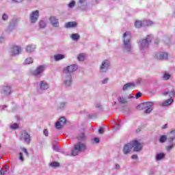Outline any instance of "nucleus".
<instances>
[{
  "label": "nucleus",
  "instance_id": "obj_60",
  "mask_svg": "<svg viewBox=\"0 0 175 175\" xmlns=\"http://www.w3.org/2000/svg\"><path fill=\"white\" fill-rule=\"evenodd\" d=\"M98 133H100L101 135L103 134V128H100L98 129Z\"/></svg>",
  "mask_w": 175,
  "mask_h": 175
},
{
  "label": "nucleus",
  "instance_id": "obj_59",
  "mask_svg": "<svg viewBox=\"0 0 175 175\" xmlns=\"http://www.w3.org/2000/svg\"><path fill=\"white\" fill-rule=\"evenodd\" d=\"M12 1L15 3H20V2H23V0H12Z\"/></svg>",
  "mask_w": 175,
  "mask_h": 175
},
{
  "label": "nucleus",
  "instance_id": "obj_14",
  "mask_svg": "<svg viewBox=\"0 0 175 175\" xmlns=\"http://www.w3.org/2000/svg\"><path fill=\"white\" fill-rule=\"evenodd\" d=\"M49 21L51 25L55 28H58V27H59V19H58L57 16H51L49 18Z\"/></svg>",
  "mask_w": 175,
  "mask_h": 175
},
{
  "label": "nucleus",
  "instance_id": "obj_56",
  "mask_svg": "<svg viewBox=\"0 0 175 175\" xmlns=\"http://www.w3.org/2000/svg\"><path fill=\"white\" fill-rule=\"evenodd\" d=\"M94 142H95L96 144L99 143V142H100V139L98 137H95L94 139Z\"/></svg>",
  "mask_w": 175,
  "mask_h": 175
},
{
  "label": "nucleus",
  "instance_id": "obj_27",
  "mask_svg": "<svg viewBox=\"0 0 175 175\" xmlns=\"http://www.w3.org/2000/svg\"><path fill=\"white\" fill-rule=\"evenodd\" d=\"M8 170H9V165L8 164H4L3 167L0 170V174H6V173H8Z\"/></svg>",
  "mask_w": 175,
  "mask_h": 175
},
{
  "label": "nucleus",
  "instance_id": "obj_16",
  "mask_svg": "<svg viewBox=\"0 0 175 175\" xmlns=\"http://www.w3.org/2000/svg\"><path fill=\"white\" fill-rule=\"evenodd\" d=\"M147 106H154V102H145L139 104L137 107V110H144Z\"/></svg>",
  "mask_w": 175,
  "mask_h": 175
},
{
  "label": "nucleus",
  "instance_id": "obj_41",
  "mask_svg": "<svg viewBox=\"0 0 175 175\" xmlns=\"http://www.w3.org/2000/svg\"><path fill=\"white\" fill-rule=\"evenodd\" d=\"M55 128H56L57 129H62V127L64 126L63 124H62L59 122V120L55 123Z\"/></svg>",
  "mask_w": 175,
  "mask_h": 175
},
{
  "label": "nucleus",
  "instance_id": "obj_32",
  "mask_svg": "<svg viewBox=\"0 0 175 175\" xmlns=\"http://www.w3.org/2000/svg\"><path fill=\"white\" fill-rule=\"evenodd\" d=\"M135 27V28H142V27H143V21H136Z\"/></svg>",
  "mask_w": 175,
  "mask_h": 175
},
{
  "label": "nucleus",
  "instance_id": "obj_36",
  "mask_svg": "<svg viewBox=\"0 0 175 175\" xmlns=\"http://www.w3.org/2000/svg\"><path fill=\"white\" fill-rule=\"evenodd\" d=\"M166 140H167V137H166V135L160 136V138H159L160 143H165Z\"/></svg>",
  "mask_w": 175,
  "mask_h": 175
},
{
  "label": "nucleus",
  "instance_id": "obj_11",
  "mask_svg": "<svg viewBox=\"0 0 175 175\" xmlns=\"http://www.w3.org/2000/svg\"><path fill=\"white\" fill-rule=\"evenodd\" d=\"M20 139L23 140L24 143L26 144H29V143H31V135H29L28 133L24 131L21 133Z\"/></svg>",
  "mask_w": 175,
  "mask_h": 175
},
{
  "label": "nucleus",
  "instance_id": "obj_25",
  "mask_svg": "<svg viewBox=\"0 0 175 175\" xmlns=\"http://www.w3.org/2000/svg\"><path fill=\"white\" fill-rule=\"evenodd\" d=\"M36 50V45L35 44H28L26 47L27 53H33Z\"/></svg>",
  "mask_w": 175,
  "mask_h": 175
},
{
  "label": "nucleus",
  "instance_id": "obj_33",
  "mask_svg": "<svg viewBox=\"0 0 175 175\" xmlns=\"http://www.w3.org/2000/svg\"><path fill=\"white\" fill-rule=\"evenodd\" d=\"M151 107H152V105H149V106L148 105L145 108L144 113H146V114H150V113H151V111H152V109Z\"/></svg>",
  "mask_w": 175,
  "mask_h": 175
},
{
  "label": "nucleus",
  "instance_id": "obj_18",
  "mask_svg": "<svg viewBox=\"0 0 175 175\" xmlns=\"http://www.w3.org/2000/svg\"><path fill=\"white\" fill-rule=\"evenodd\" d=\"M1 92L4 95H10V94H12V87L10 85H4L1 88Z\"/></svg>",
  "mask_w": 175,
  "mask_h": 175
},
{
  "label": "nucleus",
  "instance_id": "obj_64",
  "mask_svg": "<svg viewBox=\"0 0 175 175\" xmlns=\"http://www.w3.org/2000/svg\"><path fill=\"white\" fill-rule=\"evenodd\" d=\"M154 43H155L156 44H158V43H159V40H156L154 41Z\"/></svg>",
  "mask_w": 175,
  "mask_h": 175
},
{
  "label": "nucleus",
  "instance_id": "obj_34",
  "mask_svg": "<svg viewBox=\"0 0 175 175\" xmlns=\"http://www.w3.org/2000/svg\"><path fill=\"white\" fill-rule=\"evenodd\" d=\"M170 77H172V75L170 74H169L168 72H165L163 75V79L164 80H169V79H170Z\"/></svg>",
  "mask_w": 175,
  "mask_h": 175
},
{
  "label": "nucleus",
  "instance_id": "obj_63",
  "mask_svg": "<svg viewBox=\"0 0 175 175\" xmlns=\"http://www.w3.org/2000/svg\"><path fill=\"white\" fill-rule=\"evenodd\" d=\"M166 128H167V124H164L162 127L163 129H166Z\"/></svg>",
  "mask_w": 175,
  "mask_h": 175
},
{
  "label": "nucleus",
  "instance_id": "obj_45",
  "mask_svg": "<svg viewBox=\"0 0 175 175\" xmlns=\"http://www.w3.org/2000/svg\"><path fill=\"white\" fill-rule=\"evenodd\" d=\"M65 106H66V103L62 102L59 105V109H65Z\"/></svg>",
  "mask_w": 175,
  "mask_h": 175
},
{
  "label": "nucleus",
  "instance_id": "obj_37",
  "mask_svg": "<svg viewBox=\"0 0 175 175\" xmlns=\"http://www.w3.org/2000/svg\"><path fill=\"white\" fill-rule=\"evenodd\" d=\"M85 58V55H84V53H81L77 57L78 61H84Z\"/></svg>",
  "mask_w": 175,
  "mask_h": 175
},
{
  "label": "nucleus",
  "instance_id": "obj_50",
  "mask_svg": "<svg viewBox=\"0 0 175 175\" xmlns=\"http://www.w3.org/2000/svg\"><path fill=\"white\" fill-rule=\"evenodd\" d=\"M19 155V160L21 161V162H24V157H23V153L22 152H19L18 153Z\"/></svg>",
  "mask_w": 175,
  "mask_h": 175
},
{
  "label": "nucleus",
  "instance_id": "obj_44",
  "mask_svg": "<svg viewBox=\"0 0 175 175\" xmlns=\"http://www.w3.org/2000/svg\"><path fill=\"white\" fill-rule=\"evenodd\" d=\"M114 127H113V129L116 131H118V129H120V123L119 122H114Z\"/></svg>",
  "mask_w": 175,
  "mask_h": 175
},
{
  "label": "nucleus",
  "instance_id": "obj_26",
  "mask_svg": "<svg viewBox=\"0 0 175 175\" xmlns=\"http://www.w3.org/2000/svg\"><path fill=\"white\" fill-rule=\"evenodd\" d=\"M173 102H174V100L173 98H168L162 103L161 106H163V107H166V106H170V105H172Z\"/></svg>",
  "mask_w": 175,
  "mask_h": 175
},
{
  "label": "nucleus",
  "instance_id": "obj_12",
  "mask_svg": "<svg viewBox=\"0 0 175 175\" xmlns=\"http://www.w3.org/2000/svg\"><path fill=\"white\" fill-rule=\"evenodd\" d=\"M78 8L81 9V10H88V3H87V0H79L78 1Z\"/></svg>",
  "mask_w": 175,
  "mask_h": 175
},
{
  "label": "nucleus",
  "instance_id": "obj_51",
  "mask_svg": "<svg viewBox=\"0 0 175 175\" xmlns=\"http://www.w3.org/2000/svg\"><path fill=\"white\" fill-rule=\"evenodd\" d=\"M142 92H138L136 94H135V98L136 99H139V98L142 97Z\"/></svg>",
  "mask_w": 175,
  "mask_h": 175
},
{
  "label": "nucleus",
  "instance_id": "obj_21",
  "mask_svg": "<svg viewBox=\"0 0 175 175\" xmlns=\"http://www.w3.org/2000/svg\"><path fill=\"white\" fill-rule=\"evenodd\" d=\"M76 27H77V23L75 21L68 22L64 25V28H66L67 29L70 28H76Z\"/></svg>",
  "mask_w": 175,
  "mask_h": 175
},
{
  "label": "nucleus",
  "instance_id": "obj_15",
  "mask_svg": "<svg viewBox=\"0 0 175 175\" xmlns=\"http://www.w3.org/2000/svg\"><path fill=\"white\" fill-rule=\"evenodd\" d=\"M21 46H14L11 48V54L12 55H18V54H21Z\"/></svg>",
  "mask_w": 175,
  "mask_h": 175
},
{
  "label": "nucleus",
  "instance_id": "obj_54",
  "mask_svg": "<svg viewBox=\"0 0 175 175\" xmlns=\"http://www.w3.org/2000/svg\"><path fill=\"white\" fill-rule=\"evenodd\" d=\"M115 168L116 170H120L121 169V166H120V164H116Z\"/></svg>",
  "mask_w": 175,
  "mask_h": 175
},
{
  "label": "nucleus",
  "instance_id": "obj_48",
  "mask_svg": "<svg viewBox=\"0 0 175 175\" xmlns=\"http://www.w3.org/2000/svg\"><path fill=\"white\" fill-rule=\"evenodd\" d=\"M96 109H98V110H102V105L99 103H96Z\"/></svg>",
  "mask_w": 175,
  "mask_h": 175
},
{
  "label": "nucleus",
  "instance_id": "obj_23",
  "mask_svg": "<svg viewBox=\"0 0 175 175\" xmlns=\"http://www.w3.org/2000/svg\"><path fill=\"white\" fill-rule=\"evenodd\" d=\"M163 95L164 96H167V95H169L170 99H173V98L175 97L174 89H172L170 92L167 91V92H163Z\"/></svg>",
  "mask_w": 175,
  "mask_h": 175
},
{
  "label": "nucleus",
  "instance_id": "obj_29",
  "mask_svg": "<svg viewBox=\"0 0 175 175\" xmlns=\"http://www.w3.org/2000/svg\"><path fill=\"white\" fill-rule=\"evenodd\" d=\"M55 61H61L65 58V55L62 54H57L54 55Z\"/></svg>",
  "mask_w": 175,
  "mask_h": 175
},
{
  "label": "nucleus",
  "instance_id": "obj_9",
  "mask_svg": "<svg viewBox=\"0 0 175 175\" xmlns=\"http://www.w3.org/2000/svg\"><path fill=\"white\" fill-rule=\"evenodd\" d=\"M18 23V20L16 18H12L9 23V25L8 27V31L9 32H12V31H14L16 29V27H17V24Z\"/></svg>",
  "mask_w": 175,
  "mask_h": 175
},
{
  "label": "nucleus",
  "instance_id": "obj_2",
  "mask_svg": "<svg viewBox=\"0 0 175 175\" xmlns=\"http://www.w3.org/2000/svg\"><path fill=\"white\" fill-rule=\"evenodd\" d=\"M142 148L143 146H142V144H140L138 140H134L124 144L122 148V151L124 155H128V154L131 153L132 149L135 152H139V151H142Z\"/></svg>",
  "mask_w": 175,
  "mask_h": 175
},
{
  "label": "nucleus",
  "instance_id": "obj_19",
  "mask_svg": "<svg viewBox=\"0 0 175 175\" xmlns=\"http://www.w3.org/2000/svg\"><path fill=\"white\" fill-rule=\"evenodd\" d=\"M118 101L120 105H126L128 103V97L124 95H119L118 96Z\"/></svg>",
  "mask_w": 175,
  "mask_h": 175
},
{
  "label": "nucleus",
  "instance_id": "obj_6",
  "mask_svg": "<svg viewBox=\"0 0 175 175\" xmlns=\"http://www.w3.org/2000/svg\"><path fill=\"white\" fill-rule=\"evenodd\" d=\"M78 68L79 67L77 66V65L75 64H71L70 66H68L67 67L64 68L63 74L72 76V73H73V72H76Z\"/></svg>",
  "mask_w": 175,
  "mask_h": 175
},
{
  "label": "nucleus",
  "instance_id": "obj_30",
  "mask_svg": "<svg viewBox=\"0 0 175 175\" xmlns=\"http://www.w3.org/2000/svg\"><path fill=\"white\" fill-rule=\"evenodd\" d=\"M70 38L75 42H77L80 39V35L79 33H72L70 36Z\"/></svg>",
  "mask_w": 175,
  "mask_h": 175
},
{
  "label": "nucleus",
  "instance_id": "obj_20",
  "mask_svg": "<svg viewBox=\"0 0 175 175\" xmlns=\"http://www.w3.org/2000/svg\"><path fill=\"white\" fill-rule=\"evenodd\" d=\"M77 139L78 142H80L81 143H85L87 142V135H85V133H81L77 137Z\"/></svg>",
  "mask_w": 175,
  "mask_h": 175
},
{
  "label": "nucleus",
  "instance_id": "obj_4",
  "mask_svg": "<svg viewBox=\"0 0 175 175\" xmlns=\"http://www.w3.org/2000/svg\"><path fill=\"white\" fill-rule=\"evenodd\" d=\"M85 150H87V144H85V142H78L74 145V147L71 150V155L76 157V155H79L80 152H84Z\"/></svg>",
  "mask_w": 175,
  "mask_h": 175
},
{
  "label": "nucleus",
  "instance_id": "obj_8",
  "mask_svg": "<svg viewBox=\"0 0 175 175\" xmlns=\"http://www.w3.org/2000/svg\"><path fill=\"white\" fill-rule=\"evenodd\" d=\"M29 20L31 24H35L39 20V10L32 11L29 14Z\"/></svg>",
  "mask_w": 175,
  "mask_h": 175
},
{
  "label": "nucleus",
  "instance_id": "obj_55",
  "mask_svg": "<svg viewBox=\"0 0 175 175\" xmlns=\"http://www.w3.org/2000/svg\"><path fill=\"white\" fill-rule=\"evenodd\" d=\"M44 135L46 137L49 136V131L47 129L44 130Z\"/></svg>",
  "mask_w": 175,
  "mask_h": 175
},
{
  "label": "nucleus",
  "instance_id": "obj_62",
  "mask_svg": "<svg viewBox=\"0 0 175 175\" xmlns=\"http://www.w3.org/2000/svg\"><path fill=\"white\" fill-rule=\"evenodd\" d=\"M53 150H55V151H57L58 150V147L55 145L53 146Z\"/></svg>",
  "mask_w": 175,
  "mask_h": 175
},
{
  "label": "nucleus",
  "instance_id": "obj_24",
  "mask_svg": "<svg viewBox=\"0 0 175 175\" xmlns=\"http://www.w3.org/2000/svg\"><path fill=\"white\" fill-rule=\"evenodd\" d=\"M174 139H175V130H173L168 134L167 142L168 143H173V140Z\"/></svg>",
  "mask_w": 175,
  "mask_h": 175
},
{
  "label": "nucleus",
  "instance_id": "obj_47",
  "mask_svg": "<svg viewBox=\"0 0 175 175\" xmlns=\"http://www.w3.org/2000/svg\"><path fill=\"white\" fill-rule=\"evenodd\" d=\"M170 144H171V145H170L167 147V151H170V150H172V148H173L174 147V144L173 143V142H172V143H170Z\"/></svg>",
  "mask_w": 175,
  "mask_h": 175
},
{
  "label": "nucleus",
  "instance_id": "obj_38",
  "mask_svg": "<svg viewBox=\"0 0 175 175\" xmlns=\"http://www.w3.org/2000/svg\"><path fill=\"white\" fill-rule=\"evenodd\" d=\"M32 62H33V59L31 57L27 58L25 60V64L26 65H29V64H32Z\"/></svg>",
  "mask_w": 175,
  "mask_h": 175
},
{
  "label": "nucleus",
  "instance_id": "obj_13",
  "mask_svg": "<svg viewBox=\"0 0 175 175\" xmlns=\"http://www.w3.org/2000/svg\"><path fill=\"white\" fill-rule=\"evenodd\" d=\"M46 70V66L44 65L39 66L33 72L34 76H40Z\"/></svg>",
  "mask_w": 175,
  "mask_h": 175
},
{
  "label": "nucleus",
  "instance_id": "obj_39",
  "mask_svg": "<svg viewBox=\"0 0 175 175\" xmlns=\"http://www.w3.org/2000/svg\"><path fill=\"white\" fill-rule=\"evenodd\" d=\"M39 26H40V28H46V22H44V21H40L39 22Z\"/></svg>",
  "mask_w": 175,
  "mask_h": 175
},
{
  "label": "nucleus",
  "instance_id": "obj_7",
  "mask_svg": "<svg viewBox=\"0 0 175 175\" xmlns=\"http://www.w3.org/2000/svg\"><path fill=\"white\" fill-rule=\"evenodd\" d=\"M73 83V79L72 75H68L67 74H64L63 77V84L66 88L72 87V83Z\"/></svg>",
  "mask_w": 175,
  "mask_h": 175
},
{
  "label": "nucleus",
  "instance_id": "obj_1",
  "mask_svg": "<svg viewBox=\"0 0 175 175\" xmlns=\"http://www.w3.org/2000/svg\"><path fill=\"white\" fill-rule=\"evenodd\" d=\"M123 44L122 50L126 54H132L133 53V46H132V36L131 32L126 31L122 37Z\"/></svg>",
  "mask_w": 175,
  "mask_h": 175
},
{
  "label": "nucleus",
  "instance_id": "obj_49",
  "mask_svg": "<svg viewBox=\"0 0 175 175\" xmlns=\"http://www.w3.org/2000/svg\"><path fill=\"white\" fill-rule=\"evenodd\" d=\"M21 150H22L23 152H25L26 157H29V153H28V150H27V148H22Z\"/></svg>",
  "mask_w": 175,
  "mask_h": 175
},
{
  "label": "nucleus",
  "instance_id": "obj_57",
  "mask_svg": "<svg viewBox=\"0 0 175 175\" xmlns=\"http://www.w3.org/2000/svg\"><path fill=\"white\" fill-rule=\"evenodd\" d=\"M0 43H5V38L0 37Z\"/></svg>",
  "mask_w": 175,
  "mask_h": 175
},
{
  "label": "nucleus",
  "instance_id": "obj_28",
  "mask_svg": "<svg viewBox=\"0 0 175 175\" xmlns=\"http://www.w3.org/2000/svg\"><path fill=\"white\" fill-rule=\"evenodd\" d=\"M165 155V153H157L156 154V157H155V159L156 161H162V159H164Z\"/></svg>",
  "mask_w": 175,
  "mask_h": 175
},
{
  "label": "nucleus",
  "instance_id": "obj_46",
  "mask_svg": "<svg viewBox=\"0 0 175 175\" xmlns=\"http://www.w3.org/2000/svg\"><path fill=\"white\" fill-rule=\"evenodd\" d=\"M11 129H18V124L17 123H14L10 126Z\"/></svg>",
  "mask_w": 175,
  "mask_h": 175
},
{
  "label": "nucleus",
  "instance_id": "obj_58",
  "mask_svg": "<svg viewBox=\"0 0 175 175\" xmlns=\"http://www.w3.org/2000/svg\"><path fill=\"white\" fill-rule=\"evenodd\" d=\"M142 81H143V79L142 78H139L138 79H137V84H140Z\"/></svg>",
  "mask_w": 175,
  "mask_h": 175
},
{
  "label": "nucleus",
  "instance_id": "obj_40",
  "mask_svg": "<svg viewBox=\"0 0 175 175\" xmlns=\"http://www.w3.org/2000/svg\"><path fill=\"white\" fill-rule=\"evenodd\" d=\"M68 6L70 9H72V8H75V6H76V1H72L68 4Z\"/></svg>",
  "mask_w": 175,
  "mask_h": 175
},
{
  "label": "nucleus",
  "instance_id": "obj_43",
  "mask_svg": "<svg viewBox=\"0 0 175 175\" xmlns=\"http://www.w3.org/2000/svg\"><path fill=\"white\" fill-rule=\"evenodd\" d=\"M58 121L62 125H65V122H66V119H65L64 117L60 118Z\"/></svg>",
  "mask_w": 175,
  "mask_h": 175
},
{
  "label": "nucleus",
  "instance_id": "obj_3",
  "mask_svg": "<svg viewBox=\"0 0 175 175\" xmlns=\"http://www.w3.org/2000/svg\"><path fill=\"white\" fill-rule=\"evenodd\" d=\"M151 42H152V36H147L146 38L138 41L139 50L142 54L148 53V46Z\"/></svg>",
  "mask_w": 175,
  "mask_h": 175
},
{
  "label": "nucleus",
  "instance_id": "obj_61",
  "mask_svg": "<svg viewBox=\"0 0 175 175\" xmlns=\"http://www.w3.org/2000/svg\"><path fill=\"white\" fill-rule=\"evenodd\" d=\"M126 98H127V100H128L129 99H133V98H135V96L129 95V96H126Z\"/></svg>",
  "mask_w": 175,
  "mask_h": 175
},
{
  "label": "nucleus",
  "instance_id": "obj_5",
  "mask_svg": "<svg viewBox=\"0 0 175 175\" xmlns=\"http://www.w3.org/2000/svg\"><path fill=\"white\" fill-rule=\"evenodd\" d=\"M111 66V62L109 59L103 60L99 67L100 73H106Z\"/></svg>",
  "mask_w": 175,
  "mask_h": 175
},
{
  "label": "nucleus",
  "instance_id": "obj_31",
  "mask_svg": "<svg viewBox=\"0 0 175 175\" xmlns=\"http://www.w3.org/2000/svg\"><path fill=\"white\" fill-rule=\"evenodd\" d=\"M150 25H152V21L147 20L142 21V27H150Z\"/></svg>",
  "mask_w": 175,
  "mask_h": 175
},
{
  "label": "nucleus",
  "instance_id": "obj_52",
  "mask_svg": "<svg viewBox=\"0 0 175 175\" xmlns=\"http://www.w3.org/2000/svg\"><path fill=\"white\" fill-rule=\"evenodd\" d=\"M139 157L137 156V154H133L131 156V159H138Z\"/></svg>",
  "mask_w": 175,
  "mask_h": 175
},
{
  "label": "nucleus",
  "instance_id": "obj_53",
  "mask_svg": "<svg viewBox=\"0 0 175 175\" xmlns=\"http://www.w3.org/2000/svg\"><path fill=\"white\" fill-rule=\"evenodd\" d=\"M107 81H109V78H105L103 80V84H107Z\"/></svg>",
  "mask_w": 175,
  "mask_h": 175
},
{
  "label": "nucleus",
  "instance_id": "obj_22",
  "mask_svg": "<svg viewBox=\"0 0 175 175\" xmlns=\"http://www.w3.org/2000/svg\"><path fill=\"white\" fill-rule=\"evenodd\" d=\"M49 83L46 82V81H41L40 82V90H42V91H46V90H49Z\"/></svg>",
  "mask_w": 175,
  "mask_h": 175
},
{
  "label": "nucleus",
  "instance_id": "obj_35",
  "mask_svg": "<svg viewBox=\"0 0 175 175\" xmlns=\"http://www.w3.org/2000/svg\"><path fill=\"white\" fill-rule=\"evenodd\" d=\"M1 20H3V21H8V20H9V14L3 13L1 16Z\"/></svg>",
  "mask_w": 175,
  "mask_h": 175
},
{
  "label": "nucleus",
  "instance_id": "obj_17",
  "mask_svg": "<svg viewBox=\"0 0 175 175\" xmlns=\"http://www.w3.org/2000/svg\"><path fill=\"white\" fill-rule=\"evenodd\" d=\"M136 87V84L134 82H129L124 84L122 87V91L125 92V91H128V90H131V88H135Z\"/></svg>",
  "mask_w": 175,
  "mask_h": 175
},
{
  "label": "nucleus",
  "instance_id": "obj_42",
  "mask_svg": "<svg viewBox=\"0 0 175 175\" xmlns=\"http://www.w3.org/2000/svg\"><path fill=\"white\" fill-rule=\"evenodd\" d=\"M50 166H51V167H58V166H59V163L57 161L52 162L50 163Z\"/></svg>",
  "mask_w": 175,
  "mask_h": 175
},
{
  "label": "nucleus",
  "instance_id": "obj_10",
  "mask_svg": "<svg viewBox=\"0 0 175 175\" xmlns=\"http://www.w3.org/2000/svg\"><path fill=\"white\" fill-rule=\"evenodd\" d=\"M167 53L158 51L154 54V58L159 61H163L167 59Z\"/></svg>",
  "mask_w": 175,
  "mask_h": 175
}]
</instances>
